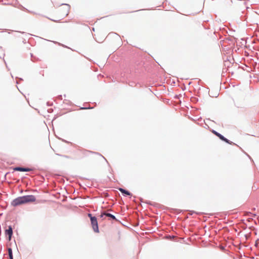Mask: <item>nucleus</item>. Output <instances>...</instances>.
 Returning a JSON list of instances; mask_svg holds the SVG:
<instances>
[{
	"label": "nucleus",
	"mask_w": 259,
	"mask_h": 259,
	"mask_svg": "<svg viewBox=\"0 0 259 259\" xmlns=\"http://www.w3.org/2000/svg\"><path fill=\"white\" fill-rule=\"evenodd\" d=\"M8 253L10 257V259H13L12 250L11 248H8Z\"/></svg>",
	"instance_id": "obj_10"
},
{
	"label": "nucleus",
	"mask_w": 259,
	"mask_h": 259,
	"mask_svg": "<svg viewBox=\"0 0 259 259\" xmlns=\"http://www.w3.org/2000/svg\"><path fill=\"white\" fill-rule=\"evenodd\" d=\"M91 224L92 225L93 229L95 232H99V228L98 225L97 220L96 217L91 218Z\"/></svg>",
	"instance_id": "obj_4"
},
{
	"label": "nucleus",
	"mask_w": 259,
	"mask_h": 259,
	"mask_svg": "<svg viewBox=\"0 0 259 259\" xmlns=\"http://www.w3.org/2000/svg\"><path fill=\"white\" fill-rule=\"evenodd\" d=\"M212 132L215 135H216L217 137H218L221 140L224 141V142H226L227 143L231 144V143L230 142V141L228 139L225 138L223 136H222V135H221L219 133L215 131H212Z\"/></svg>",
	"instance_id": "obj_5"
},
{
	"label": "nucleus",
	"mask_w": 259,
	"mask_h": 259,
	"mask_svg": "<svg viewBox=\"0 0 259 259\" xmlns=\"http://www.w3.org/2000/svg\"><path fill=\"white\" fill-rule=\"evenodd\" d=\"M14 170L15 171H30L32 170V169L29 168L16 167L14 168Z\"/></svg>",
	"instance_id": "obj_7"
},
{
	"label": "nucleus",
	"mask_w": 259,
	"mask_h": 259,
	"mask_svg": "<svg viewBox=\"0 0 259 259\" xmlns=\"http://www.w3.org/2000/svg\"><path fill=\"white\" fill-rule=\"evenodd\" d=\"M5 233L9 235V240L10 241L13 234V230L11 226H9L8 229L6 230Z\"/></svg>",
	"instance_id": "obj_6"
},
{
	"label": "nucleus",
	"mask_w": 259,
	"mask_h": 259,
	"mask_svg": "<svg viewBox=\"0 0 259 259\" xmlns=\"http://www.w3.org/2000/svg\"><path fill=\"white\" fill-rule=\"evenodd\" d=\"M104 215L110 217V218H111V219H112L113 220H116V218L115 217V216H114L113 215H112V214H111L110 213H106V212H104V213H102L100 215V217L101 218H103Z\"/></svg>",
	"instance_id": "obj_8"
},
{
	"label": "nucleus",
	"mask_w": 259,
	"mask_h": 259,
	"mask_svg": "<svg viewBox=\"0 0 259 259\" xmlns=\"http://www.w3.org/2000/svg\"><path fill=\"white\" fill-rule=\"evenodd\" d=\"M119 190L122 193V194H124L126 195H131V193L128 191H126L122 188H119Z\"/></svg>",
	"instance_id": "obj_9"
},
{
	"label": "nucleus",
	"mask_w": 259,
	"mask_h": 259,
	"mask_svg": "<svg viewBox=\"0 0 259 259\" xmlns=\"http://www.w3.org/2000/svg\"><path fill=\"white\" fill-rule=\"evenodd\" d=\"M88 216L90 218V219H91V218H92V217H92V214H90V213H89V214H88Z\"/></svg>",
	"instance_id": "obj_11"
},
{
	"label": "nucleus",
	"mask_w": 259,
	"mask_h": 259,
	"mask_svg": "<svg viewBox=\"0 0 259 259\" xmlns=\"http://www.w3.org/2000/svg\"><path fill=\"white\" fill-rule=\"evenodd\" d=\"M82 154V156L89 161H93L95 159V157L97 155L93 152L87 151H83Z\"/></svg>",
	"instance_id": "obj_3"
},
{
	"label": "nucleus",
	"mask_w": 259,
	"mask_h": 259,
	"mask_svg": "<svg viewBox=\"0 0 259 259\" xmlns=\"http://www.w3.org/2000/svg\"><path fill=\"white\" fill-rule=\"evenodd\" d=\"M35 201V198L33 195H26L15 199L12 201V205L14 206H16L28 202H34Z\"/></svg>",
	"instance_id": "obj_1"
},
{
	"label": "nucleus",
	"mask_w": 259,
	"mask_h": 259,
	"mask_svg": "<svg viewBox=\"0 0 259 259\" xmlns=\"http://www.w3.org/2000/svg\"><path fill=\"white\" fill-rule=\"evenodd\" d=\"M69 7L68 5H63L57 11V14L60 18H64L69 14Z\"/></svg>",
	"instance_id": "obj_2"
}]
</instances>
